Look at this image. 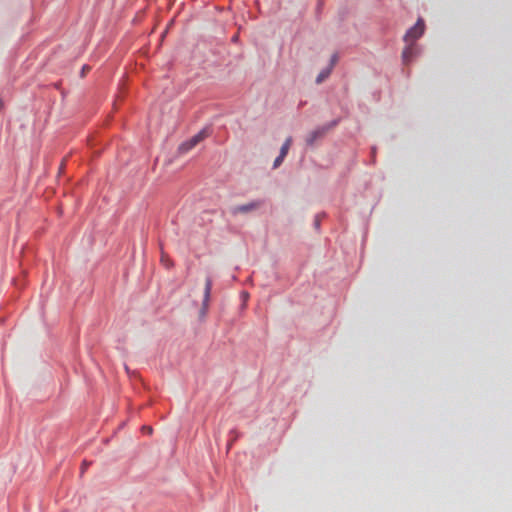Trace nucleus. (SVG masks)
I'll return each mask as SVG.
<instances>
[{
  "mask_svg": "<svg viewBox=\"0 0 512 512\" xmlns=\"http://www.w3.org/2000/svg\"><path fill=\"white\" fill-rule=\"evenodd\" d=\"M415 56V47L413 44L408 43V45L404 48L402 52V60L404 64H408L410 61H412L413 57Z\"/></svg>",
  "mask_w": 512,
  "mask_h": 512,
  "instance_id": "obj_4",
  "label": "nucleus"
},
{
  "mask_svg": "<svg viewBox=\"0 0 512 512\" xmlns=\"http://www.w3.org/2000/svg\"><path fill=\"white\" fill-rule=\"evenodd\" d=\"M291 143H292V138L291 137H288L284 144L282 145L281 149H280V155L282 156H285L287 155L289 149H290V146H291Z\"/></svg>",
  "mask_w": 512,
  "mask_h": 512,
  "instance_id": "obj_7",
  "label": "nucleus"
},
{
  "mask_svg": "<svg viewBox=\"0 0 512 512\" xmlns=\"http://www.w3.org/2000/svg\"><path fill=\"white\" fill-rule=\"evenodd\" d=\"M284 158H285V156H282L279 154V156L274 161L273 167L274 168L279 167L281 165V163L283 162Z\"/></svg>",
  "mask_w": 512,
  "mask_h": 512,
  "instance_id": "obj_9",
  "label": "nucleus"
},
{
  "mask_svg": "<svg viewBox=\"0 0 512 512\" xmlns=\"http://www.w3.org/2000/svg\"><path fill=\"white\" fill-rule=\"evenodd\" d=\"M85 468H86V463L84 462L83 466H82V472L84 471Z\"/></svg>",
  "mask_w": 512,
  "mask_h": 512,
  "instance_id": "obj_13",
  "label": "nucleus"
},
{
  "mask_svg": "<svg viewBox=\"0 0 512 512\" xmlns=\"http://www.w3.org/2000/svg\"><path fill=\"white\" fill-rule=\"evenodd\" d=\"M259 206H260V202H252V203H249L246 205L238 206L235 209V212L246 213V212L252 211L254 209H257Z\"/></svg>",
  "mask_w": 512,
  "mask_h": 512,
  "instance_id": "obj_6",
  "label": "nucleus"
},
{
  "mask_svg": "<svg viewBox=\"0 0 512 512\" xmlns=\"http://www.w3.org/2000/svg\"><path fill=\"white\" fill-rule=\"evenodd\" d=\"M338 61V56L337 54H333L332 57H331V66L329 68L332 69V67L335 65V63Z\"/></svg>",
  "mask_w": 512,
  "mask_h": 512,
  "instance_id": "obj_10",
  "label": "nucleus"
},
{
  "mask_svg": "<svg viewBox=\"0 0 512 512\" xmlns=\"http://www.w3.org/2000/svg\"><path fill=\"white\" fill-rule=\"evenodd\" d=\"M424 21L422 19H418L416 24L411 27L404 36V41L406 43L414 44V42L422 36L424 33Z\"/></svg>",
  "mask_w": 512,
  "mask_h": 512,
  "instance_id": "obj_1",
  "label": "nucleus"
},
{
  "mask_svg": "<svg viewBox=\"0 0 512 512\" xmlns=\"http://www.w3.org/2000/svg\"><path fill=\"white\" fill-rule=\"evenodd\" d=\"M207 137V133L205 130L200 131L196 135H194L191 139L186 142H183L179 146V152L184 154L193 149L198 143L204 140Z\"/></svg>",
  "mask_w": 512,
  "mask_h": 512,
  "instance_id": "obj_2",
  "label": "nucleus"
},
{
  "mask_svg": "<svg viewBox=\"0 0 512 512\" xmlns=\"http://www.w3.org/2000/svg\"><path fill=\"white\" fill-rule=\"evenodd\" d=\"M143 429L146 430V432H148V433L152 432V428L151 427H143Z\"/></svg>",
  "mask_w": 512,
  "mask_h": 512,
  "instance_id": "obj_12",
  "label": "nucleus"
},
{
  "mask_svg": "<svg viewBox=\"0 0 512 512\" xmlns=\"http://www.w3.org/2000/svg\"><path fill=\"white\" fill-rule=\"evenodd\" d=\"M324 133V128H318L316 130L311 131L306 138L307 144L312 145L318 138L322 137Z\"/></svg>",
  "mask_w": 512,
  "mask_h": 512,
  "instance_id": "obj_5",
  "label": "nucleus"
},
{
  "mask_svg": "<svg viewBox=\"0 0 512 512\" xmlns=\"http://www.w3.org/2000/svg\"><path fill=\"white\" fill-rule=\"evenodd\" d=\"M87 70H89V67L88 66H84L82 68V75H84Z\"/></svg>",
  "mask_w": 512,
  "mask_h": 512,
  "instance_id": "obj_11",
  "label": "nucleus"
},
{
  "mask_svg": "<svg viewBox=\"0 0 512 512\" xmlns=\"http://www.w3.org/2000/svg\"><path fill=\"white\" fill-rule=\"evenodd\" d=\"M211 289H212V279L210 277H207L206 281H205L204 297H203V303H202V308H201V314H203V315L206 314V312L208 310Z\"/></svg>",
  "mask_w": 512,
  "mask_h": 512,
  "instance_id": "obj_3",
  "label": "nucleus"
},
{
  "mask_svg": "<svg viewBox=\"0 0 512 512\" xmlns=\"http://www.w3.org/2000/svg\"><path fill=\"white\" fill-rule=\"evenodd\" d=\"M331 73V68H327L326 70H323L319 73V75L316 78V82L320 84L322 81H324Z\"/></svg>",
  "mask_w": 512,
  "mask_h": 512,
  "instance_id": "obj_8",
  "label": "nucleus"
}]
</instances>
